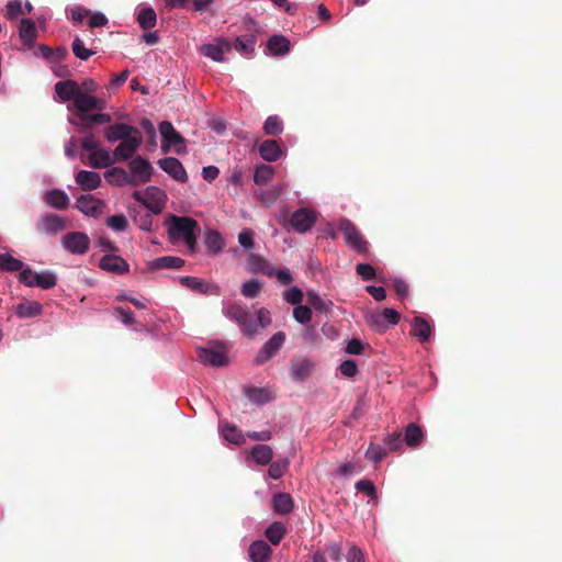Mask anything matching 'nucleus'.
<instances>
[{
  "label": "nucleus",
  "mask_w": 562,
  "mask_h": 562,
  "mask_svg": "<svg viewBox=\"0 0 562 562\" xmlns=\"http://www.w3.org/2000/svg\"><path fill=\"white\" fill-rule=\"evenodd\" d=\"M223 313L227 318L235 322L241 333L249 339H252L271 324L270 312L266 307L251 313L239 304H229L223 308Z\"/></svg>",
  "instance_id": "nucleus-1"
},
{
  "label": "nucleus",
  "mask_w": 562,
  "mask_h": 562,
  "mask_svg": "<svg viewBox=\"0 0 562 562\" xmlns=\"http://www.w3.org/2000/svg\"><path fill=\"white\" fill-rule=\"evenodd\" d=\"M200 232L199 224L189 216L170 215L167 221L168 239L171 244L183 241L189 251L193 252L196 248V236Z\"/></svg>",
  "instance_id": "nucleus-2"
},
{
  "label": "nucleus",
  "mask_w": 562,
  "mask_h": 562,
  "mask_svg": "<svg viewBox=\"0 0 562 562\" xmlns=\"http://www.w3.org/2000/svg\"><path fill=\"white\" fill-rule=\"evenodd\" d=\"M338 229L342 232L348 247L360 255L369 254L368 240L350 220L342 217L338 223Z\"/></svg>",
  "instance_id": "nucleus-3"
},
{
  "label": "nucleus",
  "mask_w": 562,
  "mask_h": 562,
  "mask_svg": "<svg viewBox=\"0 0 562 562\" xmlns=\"http://www.w3.org/2000/svg\"><path fill=\"white\" fill-rule=\"evenodd\" d=\"M128 168L131 171L130 178L133 181V187H138L149 182L154 172L150 162L140 156L133 158L128 164Z\"/></svg>",
  "instance_id": "nucleus-4"
},
{
  "label": "nucleus",
  "mask_w": 562,
  "mask_h": 562,
  "mask_svg": "<svg viewBox=\"0 0 562 562\" xmlns=\"http://www.w3.org/2000/svg\"><path fill=\"white\" fill-rule=\"evenodd\" d=\"M285 333L278 331L263 344L255 357V363L258 366L265 364L271 360L282 348L285 342Z\"/></svg>",
  "instance_id": "nucleus-5"
},
{
  "label": "nucleus",
  "mask_w": 562,
  "mask_h": 562,
  "mask_svg": "<svg viewBox=\"0 0 562 562\" xmlns=\"http://www.w3.org/2000/svg\"><path fill=\"white\" fill-rule=\"evenodd\" d=\"M35 228L41 234L55 236L66 228V224L64 218L59 215L46 213L38 217Z\"/></svg>",
  "instance_id": "nucleus-6"
},
{
  "label": "nucleus",
  "mask_w": 562,
  "mask_h": 562,
  "mask_svg": "<svg viewBox=\"0 0 562 562\" xmlns=\"http://www.w3.org/2000/svg\"><path fill=\"white\" fill-rule=\"evenodd\" d=\"M61 243L65 249L75 255H83L90 247V238L82 232H71L66 234L63 237Z\"/></svg>",
  "instance_id": "nucleus-7"
},
{
  "label": "nucleus",
  "mask_w": 562,
  "mask_h": 562,
  "mask_svg": "<svg viewBox=\"0 0 562 562\" xmlns=\"http://www.w3.org/2000/svg\"><path fill=\"white\" fill-rule=\"evenodd\" d=\"M316 221L317 215L314 211L302 207L292 214L290 224L297 233H306L315 225Z\"/></svg>",
  "instance_id": "nucleus-8"
},
{
  "label": "nucleus",
  "mask_w": 562,
  "mask_h": 562,
  "mask_svg": "<svg viewBox=\"0 0 562 562\" xmlns=\"http://www.w3.org/2000/svg\"><path fill=\"white\" fill-rule=\"evenodd\" d=\"M142 145L140 134H134L123 139L113 151V159L116 161H125L131 159Z\"/></svg>",
  "instance_id": "nucleus-9"
},
{
  "label": "nucleus",
  "mask_w": 562,
  "mask_h": 562,
  "mask_svg": "<svg viewBox=\"0 0 562 562\" xmlns=\"http://www.w3.org/2000/svg\"><path fill=\"white\" fill-rule=\"evenodd\" d=\"M72 105L79 114H83L93 110H103L105 108V101L101 98L88 94L80 89Z\"/></svg>",
  "instance_id": "nucleus-10"
},
{
  "label": "nucleus",
  "mask_w": 562,
  "mask_h": 562,
  "mask_svg": "<svg viewBox=\"0 0 562 562\" xmlns=\"http://www.w3.org/2000/svg\"><path fill=\"white\" fill-rule=\"evenodd\" d=\"M76 207L85 215L99 217L103 213L105 203L91 194H83L77 199Z\"/></svg>",
  "instance_id": "nucleus-11"
},
{
  "label": "nucleus",
  "mask_w": 562,
  "mask_h": 562,
  "mask_svg": "<svg viewBox=\"0 0 562 562\" xmlns=\"http://www.w3.org/2000/svg\"><path fill=\"white\" fill-rule=\"evenodd\" d=\"M198 359L212 367H224L227 364V356L223 348H198Z\"/></svg>",
  "instance_id": "nucleus-12"
},
{
  "label": "nucleus",
  "mask_w": 562,
  "mask_h": 562,
  "mask_svg": "<svg viewBox=\"0 0 562 562\" xmlns=\"http://www.w3.org/2000/svg\"><path fill=\"white\" fill-rule=\"evenodd\" d=\"M313 362L305 357H295L290 363V376L295 382L305 381L312 373Z\"/></svg>",
  "instance_id": "nucleus-13"
},
{
  "label": "nucleus",
  "mask_w": 562,
  "mask_h": 562,
  "mask_svg": "<svg viewBox=\"0 0 562 562\" xmlns=\"http://www.w3.org/2000/svg\"><path fill=\"white\" fill-rule=\"evenodd\" d=\"M158 166L176 181L186 183L188 175L181 161L175 157H167L158 160Z\"/></svg>",
  "instance_id": "nucleus-14"
},
{
  "label": "nucleus",
  "mask_w": 562,
  "mask_h": 562,
  "mask_svg": "<svg viewBox=\"0 0 562 562\" xmlns=\"http://www.w3.org/2000/svg\"><path fill=\"white\" fill-rule=\"evenodd\" d=\"M134 134H139L138 128L125 123H115L104 128V136L111 143L122 142Z\"/></svg>",
  "instance_id": "nucleus-15"
},
{
  "label": "nucleus",
  "mask_w": 562,
  "mask_h": 562,
  "mask_svg": "<svg viewBox=\"0 0 562 562\" xmlns=\"http://www.w3.org/2000/svg\"><path fill=\"white\" fill-rule=\"evenodd\" d=\"M99 267L108 272L115 274H124L130 270V266L125 259L116 255H104L99 262Z\"/></svg>",
  "instance_id": "nucleus-16"
},
{
  "label": "nucleus",
  "mask_w": 562,
  "mask_h": 562,
  "mask_svg": "<svg viewBox=\"0 0 562 562\" xmlns=\"http://www.w3.org/2000/svg\"><path fill=\"white\" fill-rule=\"evenodd\" d=\"M80 89L79 83L71 79L58 81L54 86L55 93L60 102L75 101Z\"/></svg>",
  "instance_id": "nucleus-17"
},
{
  "label": "nucleus",
  "mask_w": 562,
  "mask_h": 562,
  "mask_svg": "<svg viewBox=\"0 0 562 562\" xmlns=\"http://www.w3.org/2000/svg\"><path fill=\"white\" fill-rule=\"evenodd\" d=\"M248 554L251 562H269L272 549L266 541L257 540L250 544Z\"/></svg>",
  "instance_id": "nucleus-18"
},
{
  "label": "nucleus",
  "mask_w": 562,
  "mask_h": 562,
  "mask_svg": "<svg viewBox=\"0 0 562 562\" xmlns=\"http://www.w3.org/2000/svg\"><path fill=\"white\" fill-rule=\"evenodd\" d=\"M159 132L162 136V149L167 151L166 146L184 143V138L178 133L169 121H162L159 124Z\"/></svg>",
  "instance_id": "nucleus-19"
},
{
  "label": "nucleus",
  "mask_w": 562,
  "mask_h": 562,
  "mask_svg": "<svg viewBox=\"0 0 562 562\" xmlns=\"http://www.w3.org/2000/svg\"><path fill=\"white\" fill-rule=\"evenodd\" d=\"M232 45L227 41H223L220 44H204L201 46V53L213 59L214 61H223L224 54L231 52Z\"/></svg>",
  "instance_id": "nucleus-20"
},
{
  "label": "nucleus",
  "mask_w": 562,
  "mask_h": 562,
  "mask_svg": "<svg viewBox=\"0 0 562 562\" xmlns=\"http://www.w3.org/2000/svg\"><path fill=\"white\" fill-rule=\"evenodd\" d=\"M76 182L85 191L95 190L101 184V177L98 172L89 170H80L76 177Z\"/></svg>",
  "instance_id": "nucleus-21"
},
{
  "label": "nucleus",
  "mask_w": 562,
  "mask_h": 562,
  "mask_svg": "<svg viewBox=\"0 0 562 562\" xmlns=\"http://www.w3.org/2000/svg\"><path fill=\"white\" fill-rule=\"evenodd\" d=\"M113 164H115V159L105 149L98 148L88 156V165L95 169L106 168Z\"/></svg>",
  "instance_id": "nucleus-22"
},
{
  "label": "nucleus",
  "mask_w": 562,
  "mask_h": 562,
  "mask_svg": "<svg viewBox=\"0 0 562 562\" xmlns=\"http://www.w3.org/2000/svg\"><path fill=\"white\" fill-rule=\"evenodd\" d=\"M104 178L110 184L119 187L133 186V181L130 178V173L120 167H113L105 171Z\"/></svg>",
  "instance_id": "nucleus-23"
},
{
  "label": "nucleus",
  "mask_w": 562,
  "mask_h": 562,
  "mask_svg": "<svg viewBox=\"0 0 562 562\" xmlns=\"http://www.w3.org/2000/svg\"><path fill=\"white\" fill-rule=\"evenodd\" d=\"M247 269L252 273L271 274L272 266L260 255L250 254L247 258Z\"/></svg>",
  "instance_id": "nucleus-24"
},
{
  "label": "nucleus",
  "mask_w": 562,
  "mask_h": 562,
  "mask_svg": "<svg viewBox=\"0 0 562 562\" xmlns=\"http://www.w3.org/2000/svg\"><path fill=\"white\" fill-rule=\"evenodd\" d=\"M183 266H184V260L180 257H175V256L159 257L149 262V268L151 270L180 269Z\"/></svg>",
  "instance_id": "nucleus-25"
},
{
  "label": "nucleus",
  "mask_w": 562,
  "mask_h": 562,
  "mask_svg": "<svg viewBox=\"0 0 562 562\" xmlns=\"http://www.w3.org/2000/svg\"><path fill=\"white\" fill-rule=\"evenodd\" d=\"M43 306L37 301H25L16 305L15 314L19 318H32L41 315Z\"/></svg>",
  "instance_id": "nucleus-26"
},
{
  "label": "nucleus",
  "mask_w": 562,
  "mask_h": 562,
  "mask_svg": "<svg viewBox=\"0 0 562 562\" xmlns=\"http://www.w3.org/2000/svg\"><path fill=\"white\" fill-rule=\"evenodd\" d=\"M259 154L266 161H276L280 158L282 150L277 140L267 139L260 144Z\"/></svg>",
  "instance_id": "nucleus-27"
},
{
  "label": "nucleus",
  "mask_w": 562,
  "mask_h": 562,
  "mask_svg": "<svg viewBox=\"0 0 562 562\" xmlns=\"http://www.w3.org/2000/svg\"><path fill=\"white\" fill-rule=\"evenodd\" d=\"M44 201L57 210H66L69 205L68 195L59 189L47 191Z\"/></svg>",
  "instance_id": "nucleus-28"
},
{
  "label": "nucleus",
  "mask_w": 562,
  "mask_h": 562,
  "mask_svg": "<svg viewBox=\"0 0 562 562\" xmlns=\"http://www.w3.org/2000/svg\"><path fill=\"white\" fill-rule=\"evenodd\" d=\"M250 457L259 465H268L273 458V450L268 445H256L251 451Z\"/></svg>",
  "instance_id": "nucleus-29"
},
{
  "label": "nucleus",
  "mask_w": 562,
  "mask_h": 562,
  "mask_svg": "<svg viewBox=\"0 0 562 562\" xmlns=\"http://www.w3.org/2000/svg\"><path fill=\"white\" fill-rule=\"evenodd\" d=\"M19 35L25 45L32 46L37 36L34 21L30 19H23L20 23Z\"/></svg>",
  "instance_id": "nucleus-30"
},
{
  "label": "nucleus",
  "mask_w": 562,
  "mask_h": 562,
  "mask_svg": "<svg viewBox=\"0 0 562 562\" xmlns=\"http://www.w3.org/2000/svg\"><path fill=\"white\" fill-rule=\"evenodd\" d=\"M412 335L418 338L420 342H425L430 338L431 327L426 319L416 316L412 323Z\"/></svg>",
  "instance_id": "nucleus-31"
},
{
  "label": "nucleus",
  "mask_w": 562,
  "mask_h": 562,
  "mask_svg": "<svg viewBox=\"0 0 562 562\" xmlns=\"http://www.w3.org/2000/svg\"><path fill=\"white\" fill-rule=\"evenodd\" d=\"M273 510L280 515H286L293 509V498L288 493H278L272 498Z\"/></svg>",
  "instance_id": "nucleus-32"
},
{
  "label": "nucleus",
  "mask_w": 562,
  "mask_h": 562,
  "mask_svg": "<svg viewBox=\"0 0 562 562\" xmlns=\"http://www.w3.org/2000/svg\"><path fill=\"white\" fill-rule=\"evenodd\" d=\"M180 283L194 291V292H198V293H201V294H207L212 289H215L216 286H213L211 285L210 283L203 281L202 279H199L196 277H182L180 279Z\"/></svg>",
  "instance_id": "nucleus-33"
},
{
  "label": "nucleus",
  "mask_w": 562,
  "mask_h": 562,
  "mask_svg": "<svg viewBox=\"0 0 562 562\" xmlns=\"http://www.w3.org/2000/svg\"><path fill=\"white\" fill-rule=\"evenodd\" d=\"M423 439L424 432L422 428L415 423H409L405 428V443L411 448H416L422 443Z\"/></svg>",
  "instance_id": "nucleus-34"
},
{
  "label": "nucleus",
  "mask_w": 562,
  "mask_h": 562,
  "mask_svg": "<svg viewBox=\"0 0 562 562\" xmlns=\"http://www.w3.org/2000/svg\"><path fill=\"white\" fill-rule=\"evenodd\" d=\"M268 49L274 55H283L290 50V41L283 35H273L268 41Z\"/></svg>",
  "instance_id": "nucleus-35"
},
{
  "label": "nucleus",
  "mask_w": 562,
  "mask_h": 562,
  "mask_svg": "<svg viewBox=\"0 0 562 562\" xmlns=\"http://www.w3.org/2000/svg\"><path fill=\"white\" fill-rule=\"evenodd\" d=\"M137 22L139 26L147 31L155 27L157 22V15L153 8H143L137 14Z\"/></svg>",
  "instance_id": "nucleus-36"
},
{
  "label": "nucleus",
  "mask_w": 562,
  "mask_h": 562,
  "mask_svg": "<svg viewBox=\"0 0 562 562\" xmlns=\"http://www.w3.org/2000/svg\"><path fill=\"white\" fill-rule=\"evenodd\" d=\"M222 435L225 438V440H227L234 445H237V446H241L246 442L245 437L241 434V431L239 429H237V427L235 425L229 424V423H226L222 427Z\"/></svg>",
  "instance_id": "nucleus-37"
},
{
  "label": "nucleus",
  "mask_w": 562,
  "mask_h": 562,
  "mask_svg": "<svg viewBox=\"0 0 562 562\" xmlns=\"http://www.w3.org/2000/svg\"><path fill=\"white\" fill-rule=\"evenodd\" d=\"M204 244L207 250L212 251L213 254L221 252L225 246L223 237L216 231L206 232Z\"/></svg>",
  "instance_id": "nucleus-38"
},
{
  "label": "nucleus",
  "mask_w": 562,
  "mask_h": 562,
  "mask_svg": "<svg viewBox=\"0 0 562 562\" xmlns=\"http://www.w3.org/2000/svg\"><path fill=\"white\" fill-rule=\"evenodd\" d=\"M265 535L273 546H278L285 535V526L280 521H274L266 529Z\"/></svg>",
  "instance_id": "nucleus-39"
},
{
  "label": "nucleus",
  "mask_w": 562,
  "mask_h": 562,
  "mask_svg": "<svg viewBox=\"0 0 562 562\" xmlns=\"http://www.w3.org/2000/svg\"><path fill=\"white\" fill-rule=\"evenodd\" d=\"M24 263L9 254H0V269L8 272L20 271Z\"/></svg>",
  "instance_id": "nucleus-40"
},
{
  "label": "nucleus",
  "mask_w": 562,
  "mask_h": 562,
  "mask_svg": "<svg viewBox=\"0 0 562 562\" xmlns=\"http://www.w3.org/2000/svg\"><path fill=\"white\" fill-rule=\"evenodd\" d=\"M274 169L270 165H260L254 173V181L258 186H263L272 179Z\"/></svg>",
  "instance_id": "nucleus-41"
},
{
  "label": "nucleus",
  "mask_w": 562,
  "mask_h": 562,
  "mask_svg": "<svg viewBox=\"0 0 562 562\" xmlns=\"http://www.w3.org/2000/svg\"><path fill=\"white\" fill-rule=\"evenodd\" d=\"M256 46L255 36H240L235 40L234 47L237 52L244 55H250L254 53Z\"/></svg>",
  "instance_id": "nucleus-42"
},
{
  "label": "nucleus",
  "mask_w": 562,
  "mask_h": 562,
  "mask_svg": "<svg viewBox=\"0 0 562 562\" xmlns=\"http://www.w3.org/2000/svg\"><path fill=\"white\" fill-rule=\"evenodd\" d=\"M56 283L57 277L54 272L49 270L42 271L36 276L35 286H40L42 289L47 290L54 288Z\"/></svg>",
  "instance_id": "nucleus-43"
},
{
  "label": "nucleus",
  "mask_w": 562,
  "mask_h": 562,
  "mask_svg": "<svg viewBox=\"0 0 562 562\" xmlns=\"http://www.w3.org/2000/svg\"><path fill=\"white\" fill-rule=\"evenodd\" d=\"M263 131L267 135H280L283 131L282 121L277 115L268 116L263 124Z\"/></svg>",
  "instance_id": "nucleus-44"
},
{
  "label": "nucleus",
  "mask_w": 562,
  "mask_h": 562,
  "mask_svg": "<svg viewBox=\"0 0 562 562\" xmlns=\"http://www.w3.org/2000/svg\"><path fill=\"white\" fill-rule=\"evenodd\" d=\"M245 395L249 401L256 404H265L269 401L268 392L261 387H247L245 389Z\"/></svg>",
  "instance_id": "nucleus-45"
},
{
  "label": "nucleus",
  "mask_w": 562,
  "mask_h": 562,
  "mask_svg": "<svg viewBox=\"0 0 562 562\" xmlns=\"http://www.w3.org/2000/svg\"><path fill=\"white\" fill-rule=\"evenodd\" d=\"M261 289V282L257 279H251L243 283L240 292L245 297L255 299L260 294Z\"/></svg>",
  "instance_id": "nucleus-46"
},
{
  "label": "nucleus",
  "mask_w": 562,
  "mask_h": 562,
  "mask_svg": "<svg viewBox=\"0 0 562 562\" xmlns=\"http://www.w3.org/2000/svg\"><path fill=\"white\" fill-rule=\"evenodd\" d=\"M293 317L300 324H307L312 319V310L310 306L295 305L293 310Z\"/></svg>",
  "instance_id": "nucleus-47"
},
{
  "label": "nucleus",
  "mask_w": 562,
  "mask_h": 562,
  "mask_svg": "<svg viewBox=\"0 0 562 562\" xmlns=\"http://www.w3.org/2000/svg\"><path fill=\"white\" fill-rule=\"evenodd\" d=\"M72 52L76 57L81 60H88L94 53L85 47V44L81 38L76 37L72 42Z\"/></svg>",
  "instance_id": "nucleus-48"
},
{
  "label": "nucleus",
  "mask_w": 562,
  "mask_h": 562,
  "mask_svg": "<svg viewBox=\"0 0 562 562\" xmlns=\"http://www.w3.org/2000/svg\"><path fill=\"white\" fill-rule=\"evenodd\" d=\"M269 464H270L269 470H268L269 476L273 480H279L282 477L285 470L288 469L289 461L288 460L276 461V462H270Z\"/></svg>",
  "instance_id": "nucleus-49"
},
{
  "label": "nucleus",
  "mask_w": 562,
  "mask_h": 562,
  "mask_svg": "<svg viewBox=\"0 0 562 562\" xmlns=\"http://www.w3.org/2000/svg\"><path fill=\"white\" fill-rule=\"evenodd\" d=\"M134 221L137 223L142 231L150 232L153 226V215L147 211H139Z\"/></svg>",
  "instance_id": "nucleus-50"
},
{
  "label": "nucleus",
  "mask_w": 562,
  "mask_h": 562,
  "mask_svg": "<svg viewBox=\"0 0 562 562\" xmlns=\"http://www.w3.org/2000/svg\"><path fill=\"white\" fill-rule=\"evenodd\" d=\"M106 225L116 232H124L128 226V222L123 214H117L108 217Z\"/></svg>",
  "instance_id": "nucleus-51"
},
{
  "label": "nucleus",
  "mask_w": 562,
  "mask_h": 562,
  "mask_svg": "<svg viewBox=\"0 0 562 562\" xmlns=\"http://www.w3.org/2000/svg\"><path fill=\"white\" fill-rule=\"evenodd\" d=\"M303 297L304 294L297 286H292L283 292V299L292 305L301 304Z\"/></svg>",
  "instance_id": "nucleus-52"
},
{
  "label": "nucleus",
  "mask_w": 562,
  "mask_h": 562,
  "mask_svg": "<svg viewBox=\"0 0 562 562\" xmlns=\"http://www.w3.org/2000/svg\"><path fill=\"white\" fill-rule=\"evenodd\" d=\"M386 454L387 450L385 448L374 445H371L366 452L367 459L373 462H380Z\"/></svg>",
  "instance_id": "nucleus-53"
},
{
  "label": "nucleus",
  "mask_w": 562,
  "mask_h": 562,
  "mask_svg": "<svg viewBox=\"0 0 562 562\" xmlns=\"http://www.w3.org/2000/svg\"><path fill=\"white\" fill-rule=\"evenodd\" d=\"M257 195L260 198V200L266 203L267 205L273 204L279 196L281 195V189L280 188H272L267 191H261L257 193Z\"/></svg>",
  "instance_id": "nucleus-54"
},
{
  "label": "nucleus",
  "mask_w": 562,
  "mask_h": 562,
  "mask_svg": "<svg viewBox=\"0 0 562 562\" xmlns=\"http://www.w3.org/2000/svg\"><path fill=\"white\" fill-rule=\"evenodd\" d=\"M36 276H37V273L34 272L31 268L23 267L20 270L19 281L21 283L25 284L26 286H35Z\"/></svg>",
  "instance_id": "nucleus-55"
},
{
  "label": "nucleus",
  "mask_w": 562,
  "mask_h": 562,
  "mask_svg": "<svg viewBox=\"0 0 562 562\" xmlns=\"http://www.w3.org/2000/svg\"><path fill=\"white\" fill-rule=\"evenodd\" d=\"M357 491L367 494L369 497H376V488L372 481L370 480H360L356 483Z\"/></svg>",
  "instance_id": "nucleus-56"
},
{
  "label": "nucleus",
  "mask_w": 562,
  "mask_h": 562,
  "mask_svg": "<svg viewBox=\"0 0 562 562\" xmlns=\"http://www.w3.org/2000/svg\"><path fill=\"white\" fill-rule=\"evenodd\" d=\"M356 272L364 281L372 280L375 277V269L369 263H358Z\"/></svg>",
  "instance_id": "nucleus-57"
},
{
  "label": "nucleus",
  "mask_w": 562,
  "mask_h": 562,
  "mask_svg": "<svg viewBox=\"0 0 562 562\" xmlns=\"http://www.w3.org/2000/svg\"><path fill=\"white\" fill-rule=\"evenodd\" d=\"M368 323L371 327H373L376 331L380 333L386 330L389 327L386 322L383 319L381 313L371 314L370 317L368 318Z\"/></svg>",
  "instance_id": "nucleus-58"
},
{
  "label": "nucleus",
  "mask_w": 562,
  "mask_h": 562,
  "mask_svg": "<svg viewBox=\"0 0 562 562\" xmlns=\"http://www.w3.org/2000/svg\"><path fill=\"white\" fill-rule=\"evenodd\" d=\"M339 370L342 375L353 378L358 373V366L355 360H345L340 363Z\"/></svg>",
  "instance_id": "nucleus-59"
},
{
  "label": "nucleus",
  "mask_w": 562,
  "mask_h": 562,
  "mask_svg": "<svg viewBox=\"0 0 562 562\" xmlns=\"http://www.w3.org/2000/svg\"><path fill=\"white\" fill-rule=\"evenodd\" d=\"M146 199L149 202H165L166 201V194L162 190H160L157 187H148L146 189Z\"/></svg>",
  "instance_id": "nucleus-60"
},
{
  "label": "nucleus",
  "mask_w": 562,
  "mask_h": 562,
  "mask_svg": "<svg viewBox=\"0 0 562 562\" xmlns=\"http://www.w3.org/2000/svg\"><path fill=\"white\" fill-rule=\"evenodd\" d=\"M306 296H307V303L312 307H314L316 311L322 312V311L326 310L325 302L316 292L308 291Z\"/></svg>",
  "instance_id": "nucleus-61"
},
{
  "label": "nucleus",
  "mask_w": 562,
  "mask_h": 562,
  "mask_svg": "<svg viewBox=\"0 0 562 562\" xmlns=\"http://www.w3.org/2000/svg\"><path fill=\"white\" fill-rule=\"evenodd\" d=\"M25 12H24V9L22 7V3L21 1H11L8 3L7 5V16L9 19H15L18 18L19 15H23Z\"/></svg>",
  "instance_id": "nucleus-62"
},
{
  "label": "nucleus",
  "mask_w": 562,
  "mask_h": 562,
  "mask_svg": "<svg viewBox=\"0 0 562 562\" xmlns=\"http://www.w3.org/2000/svg\"><path fill=\"white\" fill-rule=\"evenodd\" d=\"M326 552L334 562H341V547L337 542H328L326 544Z\"/></svg>",
  "instance_id": "nucleus-63"
},
{
  "label": "nucleus",
  "mask_w": 562,
  "mask_h": 562,
  "mask_svg": "<svg viewBox=\"0 0 562 562\" xmlns=\"http://www.w3.org/2000/svg\"><path fill=\"white\" fill-rule=\"evenodd\" d=\"M347 562H366L362 550L357 546H351L346 555Z\"/></svg>",
  "instance_id": "nucleus-64"
}]
</instances>
